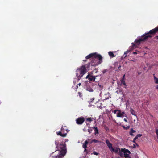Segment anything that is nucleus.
Masks as SVG:
<instances>
[{
    "label": "nucleus",
    "instance_id": "obj_30",
    "mask_svg": "<svg viewBox=\"0 0 158 158\" xmlns=\"http://www.w3.org/2000/svg\"><path fill=\"white\" fill-rule=\"evenodd\" d=\"M156 133L157 136V138L158 139V129H157L156 130Z\"/></svg>",
    "mask_w": 158,
    "mask_h": 158
},
{
    "label": "nucleus",
    "instance_id": "obj_16",
    "mask_svg": "<svg viewBox=\"0 0 158 158\" xmlns=\"http://www.w3.org/2000/svg\"><path fill=\"white\" fill-rule=\"evenodd\" d=\"M153 78L154 80L155 83L156 84H158V78L156 77L155 74H153Z\"/></svg>",
    "mask_w": 158,
    "mask_h": 158
},
{
    "label": "nucleus",
    "instance_id": "obj_40",
    "mask_svg": "<svg viewBox=\"0 0 158 158\" xmlns=\"http://www.w3.org/2000/svg\"><path fill=\"white\" fill-rule=\"evenodd\" d=\"M78 85L79 86H80L81 85V83H79V84H78L77 85V88L78 87Z\"/></svg>",
    "mask_w": 158,
    "mask_h": 158
},
{
    "label": "nucleus",
    "instance_id": "obj_35",
    "mask_svg": "<svg viewBox=\"0 0 158 158\" xmlns=\"http://www.w3.org/2000/svg\"><path fill=\"white\" fill-rule=\"evenodd\" d=\"M119 110H114L113 113L114 114H115L116 113V112L117 111L119 112Z\"/></svg>",
    "mask_w": 158,
    "mask_h": 158
},
{
    "label": "nucleus",
    "instance_id": "obj_29",
    "mask_svg": "<svg viewBox=\"0 0 158 158\" xmlns=\"http://www.w3.org/2000/svg\"><path fill=\"white\" fill-rule=\"evenodd\" d=\"M83 147L85 149L86 148H87V145L86 144H83Z\"/></svg>",
    "mask_w": 158,
    "mask_h": 158
},
{
    "label": "nucleus",
    "instance_id": "obj_23",
    "mask_svg": "<svg viewBox=\"0 0 158 158\" xmlns=\"http://www.w3.org/2000/svg\"><path fill=\"white\" fill-rule=\"evenodd\" d=\"M131 50H128L127 51H126L124 52V54H125L126 55L125 56V57H126L127 56V55L130 52Z\"/></svg>",
    "mask_w": 158,
    "mask_h": 158
},
{
    "label": "nucleus",
    "instance_id": "obj_52",
    "mask_svg": "<svg viewBox=\"0 0 158 158\" xmlns=\"http://www.w3.org/2000/svg\"><path fill=\"white\" fill-rule=\"evenodd\" d=\"M116 92H117L118 93L117 91H116Z\"/></svg>",
    "mask_w": 158,
    "mask_h": 158
},
{
    "label": "nucleus",
    "instance_id": "obj_19",
    "mask_svg": "<svg viewBox=\"0 0 158 158\" xmlns=\"http://www.w3.org/2000/svg\"><path fill=\"white\" fill-rule=\"evenodd\" d=\"M93 118L90 117V118H87L86 119V121H88L91 122L93 121Z\"/></svg>",
    "mask_w": 158,
    "mask_h": 158
},
{
    "label": "nucleus",
    "instance_id": "obj_51",
    "mask_svg": "<svg viewBox=\"0 0 158 158\" xmlns=\"http://www.w3.org/2000/svg\"><path fill=\"white\" fill-rule=\"evenodd\" d=\"M140 74V73H138V74Z\"/></svg>",
    "mask_w": 158,
    "mask_h": 158
},
{
    "label": "nucleus",
    "instance_id": "obj_44",
    "mask_svg": "<svg viewBox=\"0 0 158 158\" xmlns=\"http://www.w3.org/2000/svg\"><path fill=\"white\" fill-rule=\"evenodd\" d=\"M156 88V89L158 90V84L157 85Z\"/></svg>",
    "mask_w": 158,
    "mask_h": 158
},
{
    "label": "nucleus",
    "instance_id": "obj_7",
    "mask_svg": "<svg viewBox=\"0 0 158 158\" xmlns=\"http://www.w3.org/2000/svg\"><path fill=\"white\" fill-rule=\"evenodd\" d=\"M104 103L103 102H102L101 101H99L98 102H97L96 104L97 107L100 109L105 107V106L103 105V103Z\"/></svg>",
    "mask_w": 158,
    "mask_h": 158
},
{
    "label": "nucleus",
    "instance_id": "obj_43",
    "mask_svg": "<svg viewBox=\"0 0 158 158\" xmlns=\"http://www.w3.org/2000/svg\"><path fill=\"white\" fill-rule=\"evenodd\" d=\"M87 151H88L86 149V148L85 149V150H84V152H86Z\"/></svg>",
    "mask_w": 158,
    "mask_h": 158
},
{
    "label": "nucleus",
    "instance_id": "obj_17",
    "mask_svg": "<svg viewBox=\"0 0 158 158\" xmlns=\"http://www.w3.org/2000/svg\"><path fill=\"white\" fill-rule=\"evenodd\" d=\"M108 54L109 56L112 57H113L115 56L114 55L113 53L112 52L110 51L108 52Z\"/></svg>",
    "mask_w": 158,
    "mask_h": 158
},
{
    "label": "nucleus",
    "instance_id": "obj_37",
    "mask_svg": "<svg viewBox=\"0 0 158 158\" xmlns=\"http://www.w3.org/2000/svg\"><path fill=\"white\" fill-rule=\"evenodd\" d=\"M89 154V151H87V152H86V154H85V155L86 156L87 155V154Z\"/></svg>",
    "mask_w": 158,
    "mask_h": 158
},
{
    "label": "nucleus",
    "instance_id": "obj_4",
    "mask_svg": "<svg viewBox=\"0 0 158 158\" xmlns=\"http://www.w3.org/2000/svg\"><path fill=\"white\" fill-rule=\"evenodd\" d=\"M90 68V64L83 65L77 68L76 70V75L79 79H81L83 75L87 72V69Z\"/></svg>",
    "mask_w": 158,
    "mask_h": 158
},
{
    "label": "nucleus",
    "instance_id": "obj_27",
    "mask_svg": "<svg viewBox=\"0 0 158 158\" xmlns=\"http://www.w3.org/2000/svg\"><path fill=\"white\" fill-rule=\"evenodd\" d=\"M119 154L121 157H122L123 156V153L120 152V151L119 152Z\"/></svg>",
    "mask_w": 158,
    "mask_h": 158
},
{
    "label": "nucleus",
    "instance_id": "obj_28",
    "mask_svg": "<svg viewBox=\"0 0 158 158\" xmlns=\"http://www.w3.org/2000/svg\"><path fill=\"white\" fill-rule=\"evenodd\" d=\"M142 136V134H139L135 136V137H137V139L139 137H140Z\"/></svg>",
    "mask_w": 158,
    "mask_h": 158
},
{
    "label": "nucleus",
    "instance_id": "obj_15",
    "mask_svg": "<svg viewBox=\"0 0 158 158\" xmlns=\"http://www.w3.org/2000/svg\"><path fill=\"white\" fill-rule=\"evenodd\" d=\"M130 112L131 114L134 116H136L137 117V115L136 114H135V111L132 108H130Z\"/></svg>",
    "mask_w": 158,
    "mask_h": 158
},
{
    "label": "nucleus",
    "instance_id": "obj_50",
    "mask_svg": "<svg viewBox=\"0 0 158 158\" xmlns=\"http://www.w3.org/2000/svg\"><path fill=\"white\" fill-rule=\"evenodd\" d=\"M83 61H86V60H83Z\"/></svg>",
    "mask_w": 158,
    "mask_h": 158
},
{
    "label": "nucleus",
    "instance_id": "obj_26",
    "mask_svg": "<svg viewBox=\"0 0 158 158\" xmlns=\"http://www.w3.org/2000/svg\"><path fill=\"white\" fill-rule=\"evenodd\" d=\"M91 154H94V155H98L99 154L98 153H97V152L95 151H94L93 152V153Z\"/></svg>",
    "mask_w": 158,
    "mask_h": 158
},
{
    "label": "nucleus",
    "instance_id": "obj_32",
    "mask_svg": "<svg viewBox=\"0 0 158 158\" xmlns=\"http://www.w3.org/2000/svg\"><path fill=\"white\" fill-rule=\"evenodd\" d=\"M92 129H88V132H89V133H91L92 131Z\"/></svg>",
    "mask_w": 158,
    "mask_h": 158
},
{
    "label": "nucleus",
    "instance_id": "obj_9",
    "mask_svg": "<svg viewBox=\"0 0 158 158\" xmlns=\"http://www.w3.org/2000/svg\"><path fill=\"white\" fill-rule=\"evenodd\" d=\"M86 78L88 79L90 81H94L95 80V76L91 75L89 74L87 76Z\"/></svg>",
    "mask_w": 158,
    "mask_h": 158
},
{
    "label": "nucleus",
    "instance_id": "obj_41",
    "mask_svg": "<svg viewBox=\"0 0 158 158\" xmlns=\"http://www.w3.org/2000/svg\"><path fill=\"white\" fill-rule=\"evenodd\" d=\"M155 39H156L157 40H158V35L156 36L155 37Z\"/></svg>",
    "mask_w": 158,
    "mask_h": 158
},
{
    "label": "nucleus",
    "instance_id": "obj_20",
    "mask_svg": "<svg viewBox=\"0 0 158 158\" xmlns=\"http://www.w3.org/2000/svg\"><path fill=\"white\" fill-rule=\"evenodd\" d=\"M87 90L91 92H92L93 91V89L90 87H87Z\"/></svg>",
    "mask_w": 158,
    "mask_h": 158
},
{
    "label": "nucleus",
    "instance_id": "obj_12",
    "mask_svg": "<svg viewBox=\"0 0 158 158\" xmlns=\"http://www.w3.org/2000/svg\"><path fill=\"white\" fill-rule=\"evenodd\" d=\"M135 132L136 131L133 130V128H131L129 132V134L131 136H134V135L133 134V133H135Z\"/></svg>",
    "mask_w": 158,
    "mask_h": 158
},
{
    "label": "nucleus",
    "instance_id": "obj_25",
    "mask_svg": "<svg viewBox=\"0 0 158 158\" xmlns=\"http://www.w3.org/2000/svg\"><path fill=\"white\" fill-rule=\"evenodd\" d=\"M137 139V137H135L134 138V139H133V141H132L134 143H136L135 140H136V139Z\"/></svg>",
    "mask_w": 158,
    "mask_h": 158
},
{
    "label": "nucleus",
    "instance_id": "obj_36",
    "mask_svg": "<svg viewBox=\"0 0 158 158\" xmlns=\"http://www.w3.org/2000/svg\"><path fill=\"white\" fill-rule=\"evenodd\" d=\"M88 143V142L87 141H86L84 142L83 143L87 145Z\"/></svg>",
    "mask_w": 158,
    "mask_h": 158
},
{
    "label": "nucleus",
    "instance_id": "obj_21",
    "mask_svg": "<svg viewBox=\"0 0 158 158\" xmlns=\"http://www.w3.org/2000/svg\"><path fill=\"white\" fill-rule=\"evenodd\" d=\"M122 127L124 129L126 130L128 129L130 127L129 126H127V127H125L124 125H122Z\"/></svg>",
    "mask_w": 158,
    "mask_h": 158
},
{
    "label": "nucleus",
    "instance_id": "obj_2",
    "mask_svg": "<svg viewBox=\"0 0 158 158\" xmlns=\"http://www.w3.org/2000/svg\"><path fill=\"white\" fill-rule=\"evenodd\" d=\"M55 143L57 148L55 152L58 151L59 155L54 156V152H53L50 155V158H62V157L64 156L66 153V145L63 144H58V142L56 140L55 141Z\"/></svg>",
    "mask_w": 158,
    "mask_h": 158
},
{
    "label": "nucleus",
    "instance_id": "obj_11",
    "mask_svg": "<svg viewBox=\"0 0 158 158\" xmlns=\"http://www.w3.org/2000/svg\"><path fill=\"white\" fill-rule=\"evenodd\" d=\"M62 132H61V131H59L58 132H57L56 134L57 135H60L62 137H65L67 135V133H66L62 134Z\"/></svg>",
    "mask_w": 158,
    "mask_h": 158
},
{
    "label": "nucleus",
    "instance_id": "obj_6",
    "mask_svg": "<svg viewBox=\"0 0 158 158\" xmlns=\"http://www.w3.org/2000/svg\"><path fill=\"white\" fill-rule=\"evenodd\" d=\"M85 120L84 118L83 117L81 116L76 119V121L77 124L78 125H81L84 123Z\"/></svg>",
    "mask_w": 158,
    "mask_h": 158
},
{
    "label": "nucleus",
    "instance_id": "obj_3",
    "mask_svg": "<svg viewBox=\"0 0 158 158\" xmlns=\"http://www.w3.org/2000/svg\"><path fill=\"white\" fill-rule=\"evenodd\" d=\"M158 32V26L156 28L150 30L149 32L145 33L139 39H136L135 42L137 45L140 44L141 42L146 40L148 38H151L152 35Z\"/></svg>",
    "mask_w": 158,
    "mask_h": 158
},
{
    "label": "nucleus",
    "instance_id": "obj_39",
    "mask_svg": "<svg viewBox=\"0 0 158 158\" xmlns=\"http://www.w3.org/2000/svg\"><path fill=\"white\" fill-rule=\"evenodd\" d=\"M124 121H125V122H127V119L125 118H124Z\"/></svg>",
    "mask_w": 158,
    "mask_h": 158
},
{
    "label": "nucleus",
    "instance_id": "obj_48",
    "mask_svg": "<svg viewBox=\"0 0 158 158\" xmlns=\"http://www.w3.org/2000/svg\"><path fill=\"white\" fill-rule=\"evenodd\" d=\"M98 85H99V86L100 87H101V85H99V84H98Z\"/></svg>",
    "mask_w": 158,
    "mask_h": 158
},
{
    "label": "nucleus",
    "instance_id": "obj_33",
    "mask_svg": "<svg viewBox=\"0 0 158 158\" xmlns=\"http://www.w3.org/2000/svg\"><path fill=\"white\" fill-rule=\"evenodd\" d=\"M125 74H124V75L123 76V77H122V79H121V81H123H123H125Z\"/></svg>",
    "mask_w": 158,
    "mask_h": 158
},
{
    "label": "nucleus",
    "instance_id": "obj_18",
    "mask_svg": "<svg viewBox=\"0 0 158 158\" xmlns=\"http://www.w3.org/2000/svg\"><path fill=\"white\" fill-rule=\"evenodd\" d=\"M132 46L130 48L131 50H132L134 48H135V47L136 48L135 44L134 43H132Z\"/></svg>",
    "mask_w": 158,
    "mask_h": 158
},
{
    "label": "nucleus",
    "instance_id": "obj_49",
    "mask_svg": "<svg viewBox=\"0 0 158 158\" xmlns=\"http://www.w3.org/2000/svg\"><path fill=\"white\" fill-rule=\"evenodd\" d=\"M125 116L127 118V116L125 114Z\"/></svg>",
    "mask_w": 158,
    "mask_h": 158
},
{
    "label": "nucleus",
    "instance_id": "obj_31",
    "mask_svg": "<svg viewBox=\"0 0 158 158\" xmlns=\"http://www.w3.org/2000/svg\"><path fill=\"white\" fill-rule=\"evenodd\" d=\"M65 130L63 128V126H62V127L61 128V131L62 132L64 133V131Z\"/></svg>",
    "mask_w": 158,
    "mask_h": 158
},
{
    "label": "nucleus",
    "instance_id": "obj_14",
    "mask_svg": "<svg viewBox=\"0 0 158 158\" xmlns=\"http://www.w3.org/2000/svg\"><path fill=\"white\" fill-rule=\"evenodd\" d=\"M92 128L94 129L95 135H98L99 134V132L97 127H92Z\"/></svg>",
    "mask_w": 158,
    "mask_h": 158
},
{
    "label": "nucleus",
    "instance_id": "obj_1",
    "mask_svg": "<svg viewBox=\"0 0 158 158\" xmlns=\"http://www.w3.org/2000/svg\"><path fill=\"white\" fill-rule=\"evenodd\" d=\"M86 59L92 58V60L90 63L88 64H90L92 66H96L101 64L102 62V56L96 53H91L86 57Z\"/></svg>",
    "mask_w": 158,
    "mask_h": 158
},
{
    "label": "nucleus",
    "instance_id": "obj_38",
    "mask_svg": "<svg viewBox=\"0 0 158 158\" xmlns=\"http://www.w3.org/2000/svg\"><path fill=\"white\" fill-rule=\"evenodd\" d=\"M83 131L84 132H86L87 131V130L85 128H84L83 129Z\"/></svg>",
    "mask_w": 158,
    "mask_h": 158
},
{
    "label": "nucleus",
    "instance_id": "obj_46",
    "mask_svg": "<svg viewBox=\"0 0 158 158\" xmlns=\"http://www.w3.org/2000/svg\"><path fill=\"white\" fill-rule=\"evenodd\" d=\"M94 99V98H92V99H91V100H92L91 101V102H92V101Z\"/></svg>",
    "mask_w": 158,
    "mask_h": 158
},
{
    "label": "nucleus",
    "instance_id": "obj_42",
    "mask_svg": "<svg viewBox=\"0 0 158 158\" xmlns=\"http://www.w3.org/2000/svg\"><path fill=\"white\" fill-rule=\"evenodd\" d=\"M133 54H137V52H133Z\"/></svg>",
    "mask_w": 158,
    "mask_h": 158
},
{
    "label": "nucleus",
    "instance_id": "obj_47",
    "mask_svg": "<svg viewBox=\"0 0 158 158\" xmlns=\"http://www.w3.org/2000/svg\"><path fill=\"white\" fill-rule=\"evenodd\" d=\"M134 148H136L135 146V144H134Z\"/></svg>",
    "mask_w": 158,
    "mask_h": 158
},
{
    "label": "nucleus",
    "instance_id": "obj_22",
    "mask_svg": "<svg viewBox=\"0 0 158 158\" xmlns=\"http://www.w3.org/2000/svg\"><path fill=\"white\" fill-rule=\"evenodd\" d=\"M121 83L123 84L124 86H127V85L126 84L125 81H121Z\"/></svg>",
    "mask_w": 158,
    "mask_h": 158
},
{
    "label": "nucleus",
    "instance_id": "obj_24",
    "mask_svg": "<svg viewBox=\"0 0 158 158\" xmlns=\"http://www.w3.org/2000/svg\"><path fill=\"white\" fill-rule=\"evenodd\" d=\"M99 142V141H98V140L94 139H93L92 140V142H91V143H92L93 142H94V143H97L98 142Z\"/></svg>",
    "mask_w": 158,
    "mask_h": 158
},
{
    "label": "nucleus",
    "instance_id": "obj_45",
    "mask_svg": "<svg viewBox=\"0 0 158 158\" xmlns=\"http://www.w3.org/2000/svg\"><path fill=\"white\" fill-rule=\"evenodd\" d=\"M135 144H136V145H137L138 147H139V145H138V144H137V143H135Z\"/></svg>",
    "mask_w": 158,
    "mask_h": 158
},
{
    "label": "nucleus",
    "instance_id": "obj_5",
    "mask_svg": "<svg viewBox=\"0 0 158 158\" xmlns=\"http://www.w3.org/2000/svg\"><path fill=\"white\" fill-rule=\"evenodd\" d=\"M122 152L124 153V157L125 158H130L129 154L131 153L130 151L127 149L125 148H122L121 149Z\"/></svg>",
    "mask_w": 158,
    "mask_h": 158
},
{
    "label": "nucleus",
    "instance_id": "obj_13",
    "mask_svg": "<svg viewBox=\"0 0 158 158\" xmlns=\"http://www.w3.org/2000/svg\"><path fill=\"white\" fill-rule=\"evenodd\" d=\"M120 151V149L118 148H116L115 149L113 148V150H111L112 152H114L115 153H118Z\"/></svg>",
    "mask_w": 158,
    "mask_h": 158
},
{
    "label": "nucleus",
    "instance_id": "obj_34",
    "mask_svg": "<svg viewBox=\"0 0 158 158\" xmlns=\"http://www.w3.org/2000/svg\"><path fill=\"white\" fill-rule=\"evenodd\" d=\"M78 94L80 97L81 98L82 97V95L81 94V92H78Z\"/></svg>",
    "mask_w": 158,
    "mask_h": 158
},
{
    "label": "nucleus",
    "instance_id": "obj_8",
    "mask_svg": "<svg viewBox=\"0 0 158 158\" xmlns=\"http://www.w3.org/2000/svg\"><path fill=\"white\" fill-rule=\"evenodd\" d=\"M106 143L107 146L110 151H111V150H113V148L112 147V144L108 140H106Z\"/></svg>",
    "mask_w": 158,
    "mask_h": 158
},
{
    "label": "nucleus",
    "instance_id": "obj_10",
    "mask_svg": "<svg viewBox=\"0 0 158 158\" xmlns=\"http://www.w3.org/2000/svg\"><path fill=\"white\" fill-rule=\"evenodd\" d=\"M125 114L124 112H121L119 110L118 112L117 113V117H124V115Z\"/></svg>",
    "mask_w": 158,
    "mask_h": 158
}]
</instances>
